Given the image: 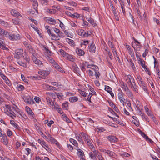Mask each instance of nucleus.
Here are the masks:
<instances>
[{"mask_svg": "<svg viewBox=\"0 0 160 160\" xmlns=\"http://www.w3.org/2000/svg\"><path fill=\"white\" fill-rule=\"evenodd\" d=\"M6 108L4 110L5 113L12 119H14L16 117V114L14 112V111L19 114V115L18 117L19 118L22 117L23 113L20 111L15 105L13 104L11 107L9 105H6Z\"/></svg>", "mask_w": 160, "mask_h": 160, "instance_id": "f257e3e1", "label": "nucleus"}, {"mask_svg": "<svg viewBox=\"0 0 160 160\" xmlns=\"http://www.w3.org/2000/svg\"><path fill=\"white\" fill-rule=\"evenodd\" d=\"M87 72L89 77L92 79H99L100 78L101 74L99 68L96 65H95L92 68L88 70Z\"/></svg>", "mask_w": 160, "mask_h": 160, "instance_id": "f03ea898", "label": "nucleus"}, {"mask_svg": "<svg viewBox=\"0 0 160 160\" xmlns=\"http://www.w3.org/2000/svg\"><path fill=\"white\" fill-rule=\"evenodd\" d=\"M135 42H132V45L135 51L136 55L138 61H140V42L137 40H135Z\"/></svg>", "mask_w": 160, "mask_h": 160, "instance_id": "7ed1b4c3", "label": "nucleus"}, {"mask_svg": "<svg viewBox=\"0 0 160 160\" xmlns=\"http://www.w3.org/2000/svg\"><path fill=\"white\" fill-rule=\"evenodd\" d=\"M46 95L47 96L46 97V100L47 104L50 105V107L52 108H55V105L54 103V100H52L51 99L52 97H53V96H55V94L53 93H50L49 92H47Z\"/></svg>", "mask_w": 160, "mask_h": 160, "instance_id": "20e7f679", "label": "nucleus"}, {"mask_svg": "<svg viewBox=\"0 0 160 160\" xmlns=\"http://www.w3.org/2000/svg\"><path fill=\"white\" fill-rule=\"evenodd\" d=\"M127 80L128 82L129 86L132 89L137 92L138 89L135 84V82L133 81L134 80L132 78L131 76H128Z\"/></svg>", "mask_w": 160, "mask_h": 160, "instance_id": "39448f33", "label": "nucleus"}, {"mask_svg": "<svg viewBox=\"0 0 160 160\" xmlns=\"http://www.w3.org/2000/svg\"><path fill=\"white\" fill-rule=\"evenodd\" d=\"M59 10V8L57 6H52L51 9H48L46 11L47 13L50 14H53L57 13V12Z\"/></svg>", "mask_w": 160, "mask_h": 160, "instance_id": "423d86ee", "label": "nucleus"}, {"mask_svg": "<svg viewBox=\"0 0 160 160\" xmlns=\"http://www.w3.org/2000/svg\"><path fill=\"white\" fill-rule=\"evenodd\" d=\"M38 142L48 152H51V149L49 147L48 145L43 140L39 139L38 140Z\"/></svg>", "mask_w": 160, "mask_h": 160, "instance_id": "0eeeda50", "label": "nucleus"}, {"mask_svg": "<svg viewBox=\"0 0 160 160\" xmlns=\"http://www.w3.org/2000/svg\"><path fill=\"white\" fill-rule=\"evenodd\" d=\"M23 55V50L21 49H18L15 52V54L14 57L15 58L19 59L21 58Z\"/></svg>", "mask_w": 160, "mask_h": 160, "instance_id": "6e6552de", "label": "nucleus"}, {"mask_svg": "<svg viewBox=\"0 0 160 160\" xmlns=\"http://www.w3.org/2000/svg\"><path fill=\"white\" fill-rule=\"evenodd\" d=\"M141 66L142 67L145 71L149 75H151L150 72L147 66L146 65L145 61H142L141 60Z\"/></svg>", "mask_w": 160, "mask_h": 160, "instance_id": "1a4fd4ad", "label": "nucleus"}, {"mask_svg": "<svg viewBox=\"0 0 160 160\" xmlns=\"http://www.w3.org/2000/svg\"><path fill=\"white\" fill-rule=\"evenodd\" d=\"M8 38L11 40H18L20 39V36L18 34H9Z\"/></svg>", "mask_w": 160, "mask_h": 160, "instance_id": "9d476101", "label": "nucleus"}, {"mask_svg": "<svg viewBox=\"0 0 160 160\" xmlns=\"http://www.w3.org/2000/svg\"><path fill=\"white\" fill-rule=\"evenodd\" d=\"M141 135L146 141L149 142L151 143H152L153 142V141L149 138L147 135L145 134L143 132H142L141 130Z\"/></svg>", "mask_w": 160, "mask_h": 160, "instance_id": "9b49d317", "label": "nucleus"}, {"mask_svg": "<svg viewBox=\"0 0 160 160\" xmlns=\"http://www.w3.org/2000/svg\"><path fill=\"white\" fill-rule=\"evenodd\" d=\"M11 13L12 15L17 18H21L22 15L17 11L12 9L11 11Z\"/></svg>", "mask_w": 160, "mask_h": 160, "instance_id": "f8f14e48", "label": "nucleus"}, {"mask_svg": "<svg viewBox=\"0 0 160 160\" xmlns=\"http://www.w3.org/2000/svg\"><path fill=\"white\" fill-rule=\"evenodd\" d=\"M32 58L33 62L35 63V64L39 65H41L42 64V62L36 58L35 56V55L32 56Z\"/></svg>", "mask_w": 160, "mask_h": 160, "instance_id": "ddd939ff", "label": "nucleus"}, {"mask_svg": "<svg viewBox=\"0 0 160 160\" xmlns=\"http://www.w3.org/2000/svg\"><path fill=\"white\" fill-rule=\"evenodd\" d=\"M139 0H137V4L135 3V5H134L135 11L137 14L139 15V16L140 15L139 13L140 12L139 11Z\"/></svg>", "mask_w": 160, "mask_h": 160, "instance_id": "4468645a", "label": "nucleus"}, {"mask_svg": "<svg viewBox=\"0 0 160 160\" xmlns=\"http://www.w3.org/2000/svg\"><path fill=\"white\" fill-rule=\"evenodd\" d=\"M23 99L24 102L28 104L33 103V100L30 97H24Z\"/></svg>", "mask_w": 160, "mask_h": 160, "instance_id": "2eb2a0df", "label": "nucleus"}, {"mask_svg": "<svg viewBox=\"0 0 160 160\" xmlns=\"http://www.w3.org/2000/svg\"><path fill=\"white\" fill-rule=\"evenodd\" d=\"M118 97L119 100L121 103H122L123 105H124L125 103V99L123 97V95L121 92H119L118 93Z\"/></svg>", "mask_w": 160, "mask_h": 160, "instance_id": "dca6fc26", "label": "nucleus"}, {"mask_svg": "<svg viewBox=\"0 0 160 160\" xmlns=\"http://www.w3.org/2000/svg\"><path fill=\"white\" fill-rule=\"evenodd\" d=\"M107 138L111 142H115L118 141V138L114 136L109 135L108 136Z\"/></svg>", "mask_w": 160, "mask_h": 160, "instance_id": "f3484780", "label": "nucleus"}, {"mask_svg": "<svg viewBox=\"0 0 160 160\" xmlns=\"http://www.w3.org/2000/svg\"><path fill=\"white\" fill-rule=\"evenodd\" d=\"M96 49V48L95 45L94 43L92 42L89 47V51L92 53H94L95 52Z\"/></svg>", "mask_w": 160, "mask_h": 160, "instance_id": "a211bd4d", "label": "nucleus"}, {"mask_svg": "<svg viewBox=\"0 0 160 160\" xmlns=\"http://www.w3.org/2000/svg\"><path fill=\"white\" fill-rule=\"evenodd\" d=\"M64 58L72 62L74 61L75 59V58L74 56L69 55L68 53L66 54Z\"/></svg>", "mask_w": 160, "mask_h": 160, "instance_id": "6ab92c4d", "label": "nucleus"}, {"mask_svg": "<svg viewBox=\"0 0 160 160\" xmlns=\"http://www.w3.org/2000/svg\"><path fill=\"white\" fill-rule=\"evenodd\" d=\"M53 67H54L58 70L60 72L62 73H64L65 72L62 69L56 62L54 64H53Z\"/></svg>", "mask_w": 160, "mask_h": 160, "instance_id": "aec40b11", "label": "nucleus"}, {"mask_svg": "<svg viewBox=\"0 0 160 160\" xmlns=\"http://www.w3.org/2000/svg\"><path fill=\"white\" fill-rule=\"evenodd\" d=\"M103 152L105 153H107L109 156L110 157H114L115 155V153L112 151L107 150H104Z\"/></svg>", "mask_w": 160, "mask_h": 160, "instance_id": "412c9836", "label": "nucleus"}, {"mask_svg": "<svg viewBox=\"0 0 160 160\" xmlns=\"http://www.w3.org/2000/svg\"><path fill=\"white\" fill-rule=\"evenodd\" d=\"M80 134L84 139V141H86V142L90 140L89 136L85 133L82 132Z\"/></svg>", "mask_w": 160, "mask_h": 160, "instance_id": "4be33fe9", "label": "nucleus"}, {"mask_svg": "<svg viewBox=\"0 0 160 160\" xmlns=\"http://www.w3.org/2000/svg\"><path fill=\"white\" fill-rule=\"evenodd\" d=\"M31 1L33 2L32 5L33 6V8L38 13V2L36 0H31Z\"/></svg>", "mask_w": 160, "mask_h": 160, "instance_id": "5701e85b", "label": "nucleus"}, {"mask_svg": "<svg viewBox=\"0 0 160 160\" xmlns=\"http://www.w3.org/2000/svg\"><path fill=\"white\" fill-rule=\"evenodd\" d=\"M77 154L78 156L80 158H82L84 156L83 151L80 149H77Z\"/></svg>", "mask_w": 160, "mask_h": 160, "instance_id": "b1692460", "label": "nucleus"}, {"mask_svg": "<svg viewBox=\"0 0 160 160\" xmlns=\"http://www.w3.org/2000/svg\"><path fill=\"white\" fill-rule=\"evenodd\" d=\"M27 49L28 50L29 52L32 54V56H33V55H35V51L34 50L33 48L31 45H30L29 46H27Z\"/></svg>", "mask_w": 160, "mask_h": 160, "instance_id": "393cba45", "label": "nucleus"}, {"mask_svg": "<svg viewBox=\"0 0 160 160\" xmlns=\"http://www.w3.org/2000/svg\"><path fill=\"white\" fill-rule=\"evenodd\" d=\"M81 136V135L79 134H77L76 135V138L77 139L78 141L83 144H84V142Z\"/></svg>", "mask_w": 160, "mask_h": 160, "instance_id": "a878e982", "label": "nucleus"}, {"mask_svg": "<svg viewBox=\"0 0 160 160\" xmlns=\"http://www.w3.org/2000/svg\"><path fill=\"white\" fill-rule=\"evenodd\" d=\"M43 50L45 51V52L48 55L51 56L52 55L51 52L48 49V48L45 46H42Z\"/></svg>", "mask_w": 160, "mask_h": 160, "instance_id": "bb28decb", "label": "nucleus"}, {"mask_svg": "<svg viewBox=\"0 0 160 160\" xmlns=\"http://www.w3.org/2000/svg\"><path fill=\"white\" fill-rule=\"evenodd\" d=\"M49 31L48 32V33L49 34L51 35L52 37V39L53 40H58L59 39V38H58V36H56L55 34H53L51 31L50 30H48Z\"/></svg>", "mask_w": 160, "mask_h": 160, "instance_id": "cd10ccee", "label": "nucleus"}, {"mask_svg": "<svg viewBox=\"0 0 160 160\" xmlns=\"http://www.w3.org/2000/svg\"><path fill=\"white\" fill-rule=\"evenodd\" d=\"M55 105H56V106H55V108H53V109H54L55 110H57L58 113L62 114L63 113L62 111L61 108H60L59 106L58 105H57L56 104H55Z\"/></svg>", "mask_w": 160, "mask_h": 160, "instance_id": "c85d7f7f", "label": "nucleus"}, {"mask_svg": "<svg viewBox=\"0 0 160 160\" xmlns=\"http://www.w3.org/2000/svg\"><path fill=\"white\" fill-rule=\"evenodd\" d=\"M132 118L134 119L133 120H132L133 122L136 126H138L140 123L139 120L137 121V118L136 117L134 116L132 117Z\"/></svg>", "mask_w": 160, "mask_h": 160, "instance_id": "c756f323", "label": "nucleus"}, {"mask_svg": "<svg viewBox=\"0 0 160 160\" xmlns=\"http://www.w3.org/2000/svg\"><path fill=\"white\" fill-rule=\"evenodd\" d=\"M76 52L77 54L79 56H82L85 54L84 52L79 48H77L76 49Z\"/></svg>", "mask_w": 160, "mask_h": 160, "instance_id": "7c9ffc66", "label": "nucleus"}, {"mask_svg": "<svg viewBox=\"0 0 160 160\" xmlns=\"http://www.w3.org/2000/svg\"><path fill=\"white\" fill-rule=\"evenodd\" d=\"M3 135L2 139V141L4 144L6 145L8 143L7 138L5 135H4V134Z\"/></svg>", "mask_w": 160, "mask_h": 160, "instance_id": "2f4dec72", "label": "nucleus"}, {"mask_svg": "<svg viewBox=\"0 0 160 160\" xmlns=\"http://www.w3.org/2000/svg\"><path fill=\"white\" fill-rule=\"evenodd\" d=\"M86 143L88 144L89 148L91 150H93V149L95 148V147H94L92 143L91 142L90 140H89L88 141L86 142Z\"/></svg>", "mask_w": 160, "mask_h": 160, "instance_id": "473e14b6", "label": "nucleus"}, {"mask_svg": "<svg viewBox=\"0 0 160 160\" xmlns=\"http://www.w3.org/2000/svg\"><path fill=\"white\" fill-rule=\"evenodd\" d=\"M47 141L48 142H50L52 143L55 144L58 146H59L60 145L59 143L53 137V139H51V140H47Z\"/></svg>", "mask_w": 160, "mask_h": 160, "instance_id": "72a5a7b5", "label": "nucleus"}, {"mask_svg": "<svg viewBox=\"0 0 160 160\" xmlns=\"http://www.w3.org/2000/svg\"><path fill=\"white\" fill-rule=\"evenodd\" d=\"M83 64L85 67H87L88 68H90V69L94 67V66L95 65L94 64H89V62H85L84 63L83 62Z\"/></svg>", "mask_w": 160, "mask_h": 160, "instance_id": "f704fd0d", "label": "nucleus"}, {"mask_svg": "<svg viewBox=\"0 0 160 160\" xmlns=\"http://www.w3.org/2000/svg\"><path fill=\"white\" fill-rule=\"evenodd\" d=\"M78 100V98L75 96H72L69 98V101L72 102H74L77 101Z\"/></svg>", "mask_w": 160, "mask_h": 160, "instance_id": "c9c22d12", "label": "nucleus"}, {"mask_svg": "<svg viewBox=\"0 0 160 160\" xmlns=\"http://www.w3.org/2000/svg\"><path fill=\"white\" fill-rule=\"evenodd\" d=\"M141 87H142V88L143 90L145 92L147 93H148V91L147 88L145 86V83L144 82H142L141 80Z\"/></svg>", "mask_w": 160, "mask_h": 160, "instance_id": "e433bc0d", "label": "nucleus"}, {"mask_svg": "<svg viewBox=\"0 0 160 160\" xmlns=\"http://www.w3.org/2000/svg\"><path fill=\"white\" fill-rule=\"evenodd\" d=\"M10 123L16 129L19 130L20 127L13 120H10Z\"/></svg>", "mask_w": 160, "mask_h": 160, "instance_id": "4c0bfd02", "label": "nucleus"}, {"mask_svg": "<svg viewBox=\"0 0 160 160\" xmlns=\"http://www.w3.org/2000/svg\"><path fill=\"white\" fill-rule=\"evenodd\" d=\"M126 94L128 96V97L131 98L132 99L133 98V94L132 93V92L128 89L127 91L125 92Z\"/></svg>", "mask_w": 160, "mask_h": 160, "instance_id": "58836bf2", "label": "nucleus"}, {"mask_svg": "<svg viewBox=\"0 0 160 160\" xmlns=\"http://www.w3.org/2000/svg\"><path fill=\"white\" fill-rule=\"evenodd\" d=\"M70 142L72 143L74 146L78 147V143L77 141L73 138H70L69 139Z\"/></svg>", "mask_w": 160, "mask_h": 160, "instance_id": "ea45409f", "label": "nucleus"}, {"mask_svg": "<svg viewBox=\"0 0 160 160\" xmlns=\"http://www.w3.org/2000/svg\"><path fill=\"white\" fill-rule=\"evenodd\" d=\"M66 41L71 46H73L74 45V42L72 40L67 38L65 39Z\"/></svg>", "mask_w": 160, "mask_h": 160, "instance_id": "a19ab883", "label": "nucleus"}, {"mask_svg": "<svg viewBox=\"0 0 160 160\" xmlns=\"http://www.w3.org/2000/svg\"><path fill=\"white\" fill-rule=\"evenodd\" d=\"M72 68L75 72H78L79 68L76 64L73 63L72 64Z\"/></svg>", "mask_w": 160, "mask_h": 160, "instance_id": "79ce46f5", "label": "nucleus"}, {"mask_svg": "<svg viewBox=\"0 0 160 160\" xmlns=\"http://www.w3.org/2000/svg\"><path fill=\"white\" fill-rule=\"evenodd\" d=\"M17 62L18 64L21 66H22L24 67H26V63L22 62V61L18 60H17Z\"/></svg>", "mask_w": 160, "mask_h": 160, "instance_id": "37998d69", "label": "nucleus"}, {"mask_svg": "<svg viewBox=\"0 0 160 160\" xmlns=\"http://www.w3.org/2000/svg\"><path fill=\"white\" fill-rule=\"evenodd\" d=\"M62 117L63 120L66 121L67 122H70L71 121L68 118L66 115L63 114L62 115Z\"/></svg>", "mask_w": 160, "mask_h": 160, "instance_id": "c03bdc74", "label": "nucleus"}, {"mask_svg": "<svg viewBox=\"0 0 160 160\" xmlns=\"http://www.w3.org/2000/svg\"><path fill=\"white\" fill-rule=\"evenodd\" d=\"M22 57L23 59L26 60L27 62L29 63H30V59L29 57L26 54H24V55H23Z\"/></svg>", "mask_w": 160, "mask_h": 160, "instance_id": "a18cd8bd", "label": "nucleus"}, {"mask_svg": "<svg viewBox=\"0 0 160 160\" xmlns=\"http://www.w3.org/2000/svg\"><path fill=\"white\" fill-rule=\"evenodd\" d=\"M39 73H40L41 75L44 76H47L49 74V72L46 71H40V73L39 72V71L38 72Z\"/></svg>", "mask_w": 160, "mask_h": 160, "instance_id": "49530a36", "label": "nucleus"}, {"mask_svg": "<svg viewBox=\"0 0 160 160\" xmlns=\"http://www.w3.org/2000/svg\"><path fill=\"white\" fill-rule=\"evenodd\" d=\"M25 109L27 112L28 113V114L32 115L33 114V112L31 109L28 106H26Z\"/></svg>", "mask_w": 160, "mask_h": 160, "instance_id": "de8ad7c7", "label": "nucleus"}, {"mask_svg": "<svg viewBox=\"0 0 160 160\" xmlns=\"http://www.w3.org/2000/svg\"><path fill=\"white\" fill-rule=\"evenodd\" d=\"M54 93L55 94H56L58 98L60 100L62 99L63 98V95L62 93L58 92L56 93V92H55Z\"/></svg>", "mask_w": 160, "mask_h": 160, "instance_id": "09e8293b", "label": "nucleus"}, {"mask_svg": "<svg viewBox=\"0 0 160 160\" xmlns=\"http://www.w3.org/2000/svg\"><path fill=\"white\" fill-rule=\"evenodd\" d=\"M78 91L80 94L83 96L84 97H86L87 96V93L84 91L80 89H78Z\"/></svg>", "mask_w": 160, "mask_h": 160, "instance_id": "8fccbe9b", "label": "nucleus"}, {"mask_svg": "<svg viewBox=\"0 0 160 160\" xmlns=\"http://www.w3.org/2000/svg\"><path fill=\"white\" fill-rule=\"evenodd\" d=\"M78 32L79 35L84 37V31L82 29H80L78 30Z\"/></svg>", "mask_w": 160, "mask_h": 160, "instance_id": "3c124183", "label": "nucleus"}, {"mask_svg": "<svg viewBox=\"0 0 160 160\" xmlns=\"http://www.w3.org/2000/svg\"><path fill=\"white\" fill-rule=\"evenodd\" d=\"M17 88L19 91H22L24 89V86L18 84L17 85Z\"/></svg>", "mask_w": 160, "mask_h": 160, "instance_id": "603ef678", "label": "nucleus"}, {"mask_svg": "<svg viewBox=\"0 0 160 160\" xmlns=\"http://www.w3.org/2000/svg\"><path fill=\"white\" fill-rule=\"evenodd\" d=\"M88 21L92 25H93V27H95V26L96 23H95V22L93 19L91 18V19H89V20L88 19Z\"/></svg>", "mask_w": 160, "mask_h": 160, "instance_id": "864d4df0", "label": "nucleus"}, {"mask_svg": "<svg viewBox=\"0 0 160 160\" xmlns=\"http://www.w3.org/2000/svg\"><path fill=\"white\" fill-rule=\"evenodd\" d=\"M31 150L28 148H26L25 149V154L28 155L31 152Z\"/></svg>", "mask_w": 160, "mask_h": 160, "instance_id": "5fc2aeb1", "label": "nucleus"}, {"mask_svg": "<svg viewBox=\"0 0 160 160\" xmlns=\"http://www.w3.org/2000/svg\"><path fill=\"white\" fill-rule=\"evenodd\" d=\"M39 2L43 5L48 4V1L47 0H39Z\"/></svg>", "mask_w": 160, "mask_h": 160, "instance_id": "6e6d98bb", "label": "nucleus"}, {"mask_svg": "<svg viewBox=\"0 0 160 160\" xmlns=\"http://www.w3.org/2000/svg\"><path fill=\"white\" fill-rule=\"evenodd\" d=\"M46 21L48 22H52V23H56V21L55 19H54V18H48L46 20Z\"/></svg>", "mask_w": 160, "mask_h": 160, "instance_id": "4d7b16f0", "label": "nucleus"}, {"mask_svg": "<svg viewBox=\"0 0 160 160\" xmlns=\"http://www.w3.org/2000/svg\"><path fill=\"white\" fill-rule=\"evenodd\" d=\"M106 51L107 52V54H108L109 58H110L112 60L113 59V56L112 54V53L111 52H110L109 50L108 49H107L106 50Z\"/></svg>", "mask_w": 160, "mask_h": 160, "instance_id": "13d9d810", "label": "nucleus"}, {"mask_svg": "<svg viewBox=\"0 0 160 160\" xmlns=\"http://www.w3.org/2000/svg\"><path fill=\"white\" fill-rule=\"evenodd\" d=\"M4 32H3V34L2 35L4 36L7 38H8L9 35V32L7 31L4 30Z\"/></svg>", "mask_w": 160, "mask_h": 160, "instance_id": "bf43d9fd", "label": "nucleus"}, {"mask_svg": "<svg viewBox=\"0 0 160 160\" xmlns=\"http://www.w3.org/2000/svg\"><path fill=\"white\" fill-rule=\"evenodd\" d=\"M97 130L98 132H102L105 131L106 130L103 127H99L97 129Z\"/></svg>", "mask_w": 160, "mask_h": 160, "instance_id": "052dcab7", "label": "nucleus"}, {"mask_svg": "<svg viewBox=\"0 0 160 160\" xmlns=\"http://www.w3.org/2000/svg\"><path fill=\"white\" fill-rule=\"evenodd\" d=\"M91 151L93 152L94 153L95 155V157H97V156H98L99 154H98L99 152L98 151L96 150L95 149V148L93 149V150H92Z\"/></svg>", "mask_w": 160, "mask_h": 160, "instance_id": "680f3d73", "label": "nucleus"}, {"mask_svg": "<svg viewBox=\"0 0 160 160\" xmlns=\"http://www.w3.org/2000/svg\"><path fill=\"white\" fill-rule=\"evenodd\" d=\"M92 94L91 92H90L89 94L88 95L87 100L89 102L91 103V98L92 96Z\"/></svg>", "mask_w": 160, "mask_h": 160, "instance_id": "e2e57ef3", "label": "nucleus"}, {"mask_svg": "<svg viewBox=\"0 0 160 160\" xmlns=\"http://www.w3.org/2000/svg\"><path fill=\"white\" fill-rule=\"evenodd\" d=\"M12 22L15 25H18L19 24V21L17 19H12Z\"/></svg>", "mask_w": 160, "mask_h": 160, "instance_id": "0e129e2a", "label": "nucleus"}, {"mask_svg": "<svg viewBox=\"0 0 160 160\" xmlns=\"http://www.w3.org/2000/svg\"><path fill=\"white\" fill-rule=\"evenodd\" d=\"M60 53L62 54V55L63 57L64 58H65V56L66 55V54H67L68 53H67L65 51H64L63 50L61 49L60 51Z\"/></svg>", "mask_w": 160, "mask_h": 160, "instance_id": "69168bd1", "label": "nucleus"}, {"mask_svg": "<svg viewBox=\"0 0 160 160\" xmlns=\"http://www.w3.org/2000/svg\"><path fill=\"white\" fill-rule=\"evenodd\" d=\"M105 90L108 93L111 91V88L109 86L105 85Z\"/></svg>", "mask_w": 160, "mask_h": 160, "instance_id": "338daca9", "label": "nucleus"}, {"mask_svg": "<svg viewBox=\"0 0 160 160\" xmlns=\"http://www.w3.org/2000/svg\"><path fill=\"white\" fill-rule=\"evenodd\" d=\"M25 36L26 37V38L28 39L31 42H32L33 41V39L30 36V35L29 34H28V33H26L25 34Z\"/></svg>", "mask_w": 160, "mask_h": 160, "instance_id": "774afa93", "label": "nucleus"}]
</instances>
